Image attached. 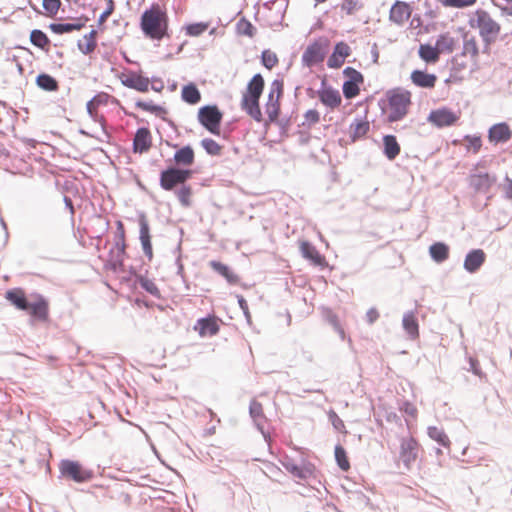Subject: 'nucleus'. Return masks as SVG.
<instances>
[{
	"label": "nucleus",
	"mask_w": 512,
	"mask_h": 512,
	"mask_svg": "<svg viewBox=\"0 0 512 512\" xmlns=\"http://www.w3.org/2000/svg\"><path fill=\"white\" fill-rule=\"evenodd\" d=\"M461 56L470 57L471 61L476 64L479 56V47L476 37L469 32L463 34V48Z\"/></svg>",
	"instance_id": "nucleus-22"
},
{
	"label": "nucleus",
	"mask_w": 512,
	"mask_h": 512,
	"mask_svg": "<svg viewBox=\"0 0 512 512\" xmlns=\"http://www.w3.org/2000/svg\"><path fill=\"white\" fill-rule=\"evenodd\" d=\"M335 459L337 461L338 466L347 471L350 468L349 461L347 459L346 451L341 445H337L335 447Z\"/></svg>",
	"instance_id": "nucleus-45"
},
{
	"label": "nucleus",
	"mask_w": 512,
	"mask_h": 512,
	"mask_svg": "<svg viewBox=\"0 0 512 512\" xmlns=\"http://www.w3.org/2000/svg\"><path fill=\"white\" fill-rule=\"evenodd\" d=\"M418 53L422 60L430 64L436 63L440 56L436 46L430 44H421Z\"/></svg>",
	"instance_id": "nucleus-36"
},
{
	"label": "nucleus",
	"mask_w": 512,
	"mask_h": 512,
	"mask_svg": "<svg viewBox=\"0 0 512 512\" xmlns=\"http://www.w3.org/2000/svg\"><path fill=\"white\" fill-rule=\"evenodd\" d=\"M458 116L447 108H441L437 110H433L430 112L428 116V121L435 125L438 128L451 126L457 120Z\"/></svg>",
	"instance_id": "nucleus-14"
},
{
	"label": "nucleus",
	"mask_w": 512,
	"mask_h": 512,
	"mask_svg": "<svg viewBox=\"0 0 512 512\" xmlns=\"http://www.w3.org/2000/svg\"><path fill=\"white\" fill-rule=\"evenodd\" d=\"M428 436L443 447H449L450 440L443 429L436 426L428 427Z\"/></svg>",
	"instance_id": "nucleus-41"
},
{
	"label": "nucleus",
	"mask_w": 512,
	"mask_h": 512,
	"mask_svg": "<svg viewBox=\"0 0 512 512\" xmlns=\"http://www.w3.org/2000/svg\"><path fill=\"white\" fill-rule=\"evenodd\" d=\"M115 248L117 251L115 253L112 252V261L114 268H116V266L123 265L126 249L125 240H115Z\"/></svg>",
	"instance_id": "nucleus-43"
},
{
	"label": "nucleus",
	"mask_w": 512,
	"mask_h": 512,
	"mask_svg": "<svg viewBox=\"0 0 512 512\" xmlns=\"http://www.w3.org/2000/svg\"><path fill=\"white\" fill-rule=\"evenodd\" d=\"M97 31L92 29L88 34H85L83 40L77 43L78 49L84 54L89 55L93 53L97 47Z\"/></svg>",
	"instance_id": "nucleus-31"
},
{
	"label": "nucleus",
	"mask_w": 512,
	"mask_h": 512,
	"mask_svg": "<svg viewBox=\"0 0 512 512\" xmlns=\"http://www.w3.org/2000/svg\"><path fill=\"white\" fill-rule=\"evenodd\" d=\"M465 147L473 150V153H478L482 146V140L480 136L466 135L464 137Z\"/></svg>",
	"instance_id": "nucleus-49"
},
{
	"label": "nucleus",
	"mask_w": 512,
	"mask_h": 512,
	"mask_svg": "<svg viewBox=\"0 0 512 512\" xmlns=\"http://www.w3.org/2000/svg\"><path fill=\"white\" fill-rule=\"evenodd\" d=\"M283 80L275 79L270 85V91L268 93L267 103L279 102L280 97L283 94Z\"/></svg>",
	"instance_id": "nucleus-42"
},
{
	"label": "nucleus",
	"mask_w": 512,
	"mask_h": 512,
	"mask_svg": "<svg viewBox=\"0 0 512 512\" xmlns=\"http://www.w3.org/2000/svg\"><path fill=\"white\" fill-rule=\"evenodd\" d=\"M333 52L345 60L348 56H350L351 48L347 43L341 41L335 45Z\"/></svg>",
	"instance_id": "nucleus-56"
},
{
	"label": "nucleus",
	"mask_w": 512,
	"mask_h": 512,
	"mask_svg": "<svg viewBox=\"0 0 512 512\" xmlns=\"http://www.w3.org/2000/svg\"><path fill=\"white\" fill-rule=\"evenodd\" d=\"M209 265L216 273L224 277L229 284L234 285L239 282V277L230 269L229 266L216 260L210 261Z\"/></svg>",
	"instance_id": "nucleus-30"
},
{
	"label": "nucleus",
	"mask_w": 512,
	"mask_h": 512,
	"mask_svg": "<svg viewBox=\"0 0 512 512\" xmlns=\"http://www.w3.org/2000/svg\"><path fill=\"white\" fill-rule=\"evenodd\" d=\"M497 177L489 173H473L469 177V185L478 193H488L496 183Z\"/></svg>",
	"instance_id": "nucleus-12"
},
{
	"label": "nucleus",
	"mask_w": 512,
	"mask_h": 512,
	"mask_svg": "<svg viewBox=\"0 0 512 512\" xmlns=\"http://www.w3.org/2000/svg\"><path fill=\"white\" fill-rule=\"evenodd\" d=\"M30 41L31 43L45 51H48V47L50 45V40L47 35L39 29H34L30 33Z\"/></svg>",
	"instance_id": "nucleus-38"
},
{
	"label": "nucleus",
	"mask_w": 512,
	"mask_h": 512,
	"mask_svg": "<svg viewBox=\"0 0 512 512\" xmlns=\"http://www.w3.org/2000/svg\"><path fill=\"white\" fill-rule=\"evenodd\" d=\"M328 418L331 421L333 427L337 431H342L345 428L344 422L342 419L337 415V413L333 410H330L328 413Z\"/></svg>",
	"instance_id": "nucleus-58"
},
{
	"label": "nucleus",
	"mask_w": 512,
	"mask_h": 512,
	"mask_svg": "<svg viewBox=\"0 0 512 512\" xmlns=\"http://www.w3.org/2000/svg\"><path fill=\"white\" fill-rule=\"evenodd\" d=\"M476 1L477 0H446V2H444V6L453 8H464L474 5Z\"/></svg>",
	"instance_id": "nucleus-57"
},
{
	"label": "nucleus",
	"mask_w": 512,
	"mask_h": 512,
	"mask_svg": "<svg viewBox=\"0 0 512 512\" xmlns=\"http://www.w3.org/2000/svg\"><path fill=\"white\" fill-rule=\"evenodd\" d=\"M5 298L22 311H29L33 319L45 322L49 317V303L43 295L34 293L29 297L21 288H13L6 292Z\"/></svg>",
	"instance_id": "nucleus-1"
},
{
	"label": "nucleus",
	"mask_w": 512,
	"mask_h": 512,
	"mask_svg": "<svg viewBox=\"0 0 512 512\" xmlns=\"http://www.w3.org/2000/svg\"><path fill=\"white\" fill-rule=\"evenodd\" d=\"M249 414L253 419L257 429L262 433L264 438L267 440L268 434L264 430V425L266 423V417L263 412L262 404L256 400H252L249 405Z\"/></svg>",
	"instance_id": "nucleus-23"
},
{
	"label": "nucleus",
	"mask_w": 512,
	"mask_h": 512,
	"mask_svg": "<svg viewBox=\"0 0 512 512\" xmlns=\"http://www.w3.org/2000/svg\"><path fill=\"white\" fill-rule=\"evenodd\" d=\"M343 75L347 78L346 82L362 84L364 82L363 75L352 67H346L343 70Z\"/></svg>",
	"instance_id": "nucleus-48"
},
{
	"label": "nucleus",
	"mask_w": 512,
	"mask_h": 512,
	"mask_svg": "<svg viewBox=\"0 0 512 512\" xmlns=\"http://www.w3.org/2000/svg\"><path fill=\"white\" fill-rule=\"evenodd\" d=\"M370 129V124L366 118L356 117L350 124L349 133L352 142L364 137Z\"/></svg>",
	"instance_id": "nucleus-26"
},
{
	"label": "nucleus",
	"mask_w": 512,
	"mask_h": 512,
	"mask_svg": "<svg viewBox=\"0 0 512 512\" xmlns=\"http://www.w3.org/2000/svg\"><path fill=\"white\" fill-rule=\"evenodd\" d=\"M139 284L142 289H144L146 292L151 294L154 297L159 298L160 297V290L158 289L157 285L154 283V281L141 277L139 279Z\"/></svg>",
	"instance_id": "nucleus-47"
},
{
	"label": "nucleus",
	"mask_w": 512,
	"mask_h": 512,
	"mask_svg": "<svg viewBox=\"0 0 512 512\" xmlns=\"http://www.w3.org/2000/svg\"><path fill=\"white\" fill-rule=\"evenodd\" d=\"M379 316V312L376 308H370L366 313V321L368 324L372 325L378 320Z\"/></svg>",
	"instance_id": "nucleus-63"
},
{
	"label": "nucleus",
	"mask_w": 512,
	"mask_h": 512,
	"mask_svg": "<svg viewBox=\"0 0 512 512\" xmlns=\"http://www.w3.org/2000/svg\"><path fill=\"white\" fill-rule=\"evenodd\" d=\"M449 246L443 242H436L429 247V254L436 263H443L449 258Z\"/></svg>",
	"instance_id": "nucleus-33"
},
{
	"label": "nucleus",
	"mask_w": 512,
	"mask_h": 512,
	"mask_svg": "<svg viewBox=\"0 0 512 512\" xmlns=\"http://www.w3.org/2000/svg\"><path fill=\"white\" fill-rule=\"evenodd\" d=\"M359 85L360 84L351 83V82H346L345 81L343 83V86H342L344 97L346 99H353V98H355L359 94V92H360Z\"/></svg>",
	"instance_id": "nucleus-51"
},
{
	"label": "nucleus",
	"mask_w": 512,
	"mask_h": 512,
	"mask_svg": "<svg viewBox=\"0 0 512 512\" xmlns=\"http://www.w3.org/2000/svg\"><path fill=\"white\" fill-rule=\"evenodd\" d=\"M341 8L343 11H346L347 14L351 15L357 9V1L356 0H343Z\"/></svg>",
	"instance_id": "nucleus-62"
},
{
	"label": "nucleus",
	"mask_w": 512,
	"mask_h": 512,
	"mask_svg": "<svg viewBox=\"0 0 512 512\" xmlns=\"http://www.w3.org/2000/svg\"><path fill=\"white\" fill-rule=\"evenodd\" d=\"M469 25L479 30V35L483 42V53L489 54L491 45L495 43L500 33V24L487 11L478 9L473 17L470 18Z\"/></svg>",
	"instance_id": "nucleus-3"
},
{
	"label": "nucleus",
	"mask_w": 512,
	"mask_h": 512,
	"mask_svg": "<svg viewBox=\"0 0 512 512\" xmlns=\"http://www.w3.org/2000/svg\"><path fill=\"white\" fill-rule=\"evenodd\" d=\"M283 467L291 473L294 477L299 479H307L313 473V468L310 465H297L292 459L286 458L282 462Z\"/></svg>",
	"instance_id": "nucleus-24"
},
{
	"label": "nucleus",
	"mask_w": 512,
	"mask_h": 512,
	"mask_svg": "<svg viewBox=\"0 0 512 512\" xmlns=\"http://www.w3.org/2000/svg\"><path fill=\"white\" fill-rule=\"evenodd\" d=\"M36 84L38 87L45 91L54 92L59 88L57 80L49 74L42 73L36 78Z\"/></svg>",
	"instance_id": "nucleus-37"
},
{
	"label": "nucleus",
	"mask_w": 512,
	"mask_h": 512,
	"mask_svg": "<svg viewBox=\"0 0 512 512\" xmlns=\"http://www.w3.org/2000/svg\"><path fill=\"white\" fill-rule=\"evenodd\" d=\"M410 98L411 94L408 91L393 93L389 97V122H397L407 115L408 107L411 103Z\"/></svg>",
	"instance_id": "nucleus-7"
},
{
	"label": "nucleus",
	"mask_w": 512,
	"mask_h": 512,
	"mask_svg": "<svg viewBox=\"0 0 512 512\" xmlns=\"http://www.w3.org/2000/svg\"><path fill=\"white\" fill-rule=\"evenodd\" d=\"M325 49L320 41H315L307 46L302 54V63L306 67H313L321 63L325 58Z\"/></svg>",
	"instance_id": "nucleus-11"
},
{
	"label": "nucleus",
	"mask_w": 512,
	"mask_h": 512,
	"mask_svg": "<svg viewBox=\"0 0 512 512\" xmlns=\"http://www.w3.org/2000/svg\"><path fill=\"white\" fill-rule=\"evenodd\" d=\"M511 137L512 132L504 122L493 125L488 131V139L493 144L506 143Z\"/></svg>",
	"instance_id": "nucleus-19"
},
{
	"label": "nucleus",
	"mask_w": 512,
	"mask_h": 512,
	"mask_svg": "<svg viewBox=\"0 0 512 512\" xmlns=\"http://www.w3.org/2000/svg\"><path fill=\"white\" fill-rule=\"evenodd\" d=\"M140 27L145 36L161 40L168 35V16L158 4H153L141 15Z\"/></svg>",
	"instance_id": "nucleus-2"
},
{
	"label": "nucleus",
	"mask_w": 512,
	"mask_h": 512,
	"mask_svg": "<svg viewBox=\"0 0 512 512\" xmlns=\"http://www.w3.org/2000/svg\"><path fill=\"white\" fill-rule=\"evenodd\" d=\"M114 8H115V6H114L113 0H107V8L99 16L98 23L99 24L104 23L107 20V18L113 13Z\"/></svg>",
	"instance_id": "nucleus-61"
},
{
	"label": "nucleus",
	"mask_w": 512,
	"mask_h": 512,
	"mask_svg": "<svg viewBox=\"0 0 512 512\" xmlns=\"http://www.w3.org/2000/svg\"><path fill=\"white\" fill-rule=\"evenodd\" d=\"M222 118L223 114L216 105L203 106L198 111L200 124L213 134L219 133Z\"/></svg>",
	"instance_id": "nucleus-8"
},
{
	"label": "nucleus",
	"mask_w": 512,
	"mask_h": 512,
	"mask_svg": "<svg viewBox=\"0 0 512 512\" xmlns=\"http://www.w3.org/2000/svg\"><path fill=\"white\" fill-rule=\"evenodd\" d=\"M140 241L145 256L151 260L153 257L150 228L145 214L139 216Z\"/></svg>",
	"instance_id": "nucleus-17"
},
{
	"label": "nucleus",
	"mask_w": 512,
	"mask_h": 512,
	"mask_svg": "<svg viewBox=\"0 0 512 512\" xmlns=\"http://www.w3.org/2000/svg\"><path fill=\"white\" fill-rule=\"evenodd\" d=\"M85 26V22L81 19H77L75 23H51L49 29L55 34L71 33L73 31H79Z\"/></svg>",
	"instance_id": "nucleus-34"
},
{
	"label": "nucleus",
	"mask_w": 512,
	"mask_h": 512,
	"mask_svg": "<svg viewBox=\"0 0 512 512\" xmlns=\"http://www.w3.org/2000/svg\"><path fill=\"white\" fill-rule=\"evenodd\" d=\"M383 153L389 160H394L400 153V145L394 135L383 137Z\"/></svg>",
	"instance_id": "nucleus-32"
},
{
	"label": "nucleus",
	"mask_w": 512,
	"mask_h": 512,
	"mask_svg": "<svg viewBox=\"0 0 512 512\" xmlns=\"http://www.w3.org/2000/svg\"><path fill=\"white\" fill-rule=\"evenodd\" d=\"M201 145L205 149V151L212 156L220 155L222 150V147L211 138H204L201 141Z\"/></svg>",
	"instance_id": "nucleus-46"
},
{
	"label": "nucleus",
	"mask_w": 512,
	"mask_h": 512,
	"mask_svg": "<svg viewBox=\"0 0 512 512\" xmlns=\"http://www.w3.org/2000/svg\"><path fill=\"white\" fill-rule=\"evenodd\" d=\"M305 121L309 125H313L319 122L320 115L319 112L315 109H310L304 114Z\"/></svg>",
	"instance_id": "nucleus-60"
},
{
	"label": "nucleus",
	"mask_w": 512,
	"mask_h": 512,
	"mask_svg": "<svg viewBox=\"0 0 512 512\" xmlns=\"http://www.w3.org/2000/svg\"><path fill=\"white\" fill-rule=\"evenodd\" d=\"M208 29L207 23H193L186 27V34L189 36H199Z\"/></svg>",
	"instance_id": "nucleus-54"
},
{
	"label": "nucleus",
	"mask_w": 512,
	"mask_h": 512,
	"mask_svg": "<svg viewBox=\"0 0 512 512\" xmlns=\"http://www.w3.org/2000/svg\"><path fill=\"white\" fill-rule=\"evenodd\" d=\"M61 6L60 0H43V8L46 10L48 15L54 16L57 14Z\"/></svg>",
	"instance_id": "nucleus-55"
},
{
	"label": "nucleus",
	"mask_w": 512,
	"mask_h": 512,
	"mask_svg": "<svg viewBox=\"0 0 512 512\" xmlns=\"http://www.w3.org/2000/svg\"><path fill=\"white\" fill-rule=\"evenodd\" d=\"M115 240H125L124 225L121 221H117V231L115 234Z\"/></svg>",
	"instance_id": "nucleus-64"
},
{
	"label": "nucleus",
	"mask_w": 512,
	"mask_h": 512,
	"mask_svg": "<svg viewBox=\"0 0 512 512\" xmlns=\"http://www.w3.org/2000/svg\"><path fill=\"white\" fill-rule=\"evenodd\" d=\"M193 175L192 170L170 166L160 173V186L166 191L177 189Z\"/></svg>",
	"instance_id": "nucleus-6"
},
{
	"label": "nucleus",
	"mask_w": 512,
	"mask_h": 512,
	"mask_svg": "<svg viewBox=\"0 0 512 512\" xmlns=\"http://www.w3.org/2000/svg\"><path fill=\"white\" fill-rule=\"evenodd\" d=\"M182 99L189 104H197L201 100V94L194 84H188L182 89Z\"/></svg>",
	"instance_id": "nucleus-39"
},
{
	"label": "nucleus",
	"mask_w": 512,
	"mask_h": 512,
	"mask_svg": "<svg viewBox=\"0 0 512 512\" xmlns=\"http://www.w3.org/2000/svg\"><path fill=\"white\" fill-rule=\"evenodd\" d=\"M236 30L239 35H244L252 38L256 34V28L252 25V23L245 19L241 18L236 24Z\"/></svg>",
	"instance_id": "nucleus-44"
},
{
	"label": "nucleus",
	"mask_w": 512,
	"mask_h": 512,
	"mask_svg": "<svg viewBox=\"0 0 512 512\" xmlns=\"http://www.w3.org/2000/svg\"><path fill=\"white\" fill-rule=\"evenodd\" d=\"M62 477L77 483L89 482L94 478V471L83 467L78 461L63 459L59 463Z\"/></svg>",
	"instance_id": "nucleus-5"
},
{
	"label": "nucleus",
	"mask_w": 512,
	"mask_h": 512,
	"mask_svg": "<svg viewBox=\"0 0 512 512\" xmlns=\"http://www.w3.org/2000/svg\"><path fill=\"white\" fill-rule=\"evenodd\" d=\"M402 325L405 332L411 339H416L419 336V325L414 311L406 312L403 315Z\"/></svg>",
	"instance_id": "nucleus-29"
},
{
	"label": "nucleus",
	"mask_w": 512,
	"mask_h": 512,
	"mask_svg": "<svg viewBox=\"0 0 512 512\" xmlns=\"http://www.w3.org/2000/svg\"><path fill=\"white\" fill-rule=\"evenodd\" d=\"M456 41L455 39L449 35V33H444L439 35L436 40L435 46L439 52L441 53H452L455 49Z\"/></svg>",
	"instance_id": "nucleus-35"
},
{
	"label": "nucleus",
	"mask_w": 512,
	"mask_h": 512,
	"mask_svg": "<svg viewBox=\"0 0 512 512\" xmlns=\"http://www.w3.org/2000/svg\"><path fill=\"white\" fill-rule=\"evenodd\" d=\"M175 195L183 207L191 206L192 188L186 183L175 189Z\"/></svg>",
	"instance_id": "nucleus-40"
},
{
	"label": "nucleus",
	"mask_w": 512,
	"mask_h": 512,
	"mask_svg": "<svg viewBox=\"0 0 512 512\" xmlns=\"http://www.w3.org/2000/svg\"><path fill=\"white\" fill-rule=\"evenodd\" d=\"M419 452V444L413 437L402 438L400 445V458L404 466L410 469L415 463Z\"/></svg>",
	"instance_id": "nucleus-10"
},
{
	"label": "nucleus",
	"mask_w": 512,
	"mask_h": 512,
	"mask_svg": "<svg viewBox=\"0 0 512 512\" xmlns=\"http://www.w3.org/2000/svg\"><path fill=\"white\" fill-rule=\"evenodd\" d=\"M152 145L151 141V133L148 128L141 127L139 128L133 139V151L135 153H145L147 152Z\"/></svg>",
	"instance_id": "nucleus-20"
},
{
	"label": "nucleus",
	"mask_w": 512,
	"mask_h": 512,
	"mask_svg": "<svg viewBox=\"0 0 512 512\" xmlns=\"http://www.w3.org/2000/svg\"><path fill=\"white\" fill-rule=\"evenodd\" d=\"M265 112L270 122H276L280 113V102L266 103Z\"/></svg>",
	"instance_id": "nucleus-53"
},
{
	"label": "nucleus",
	"mask_w": 512,
	"mask_h": 512,
	"mask_svg": "<svg viewBox=\"0 0 512 512\" xmlns=\"http://www.w3.org/2000/svg\"><path fill=\"white\" fill-rule=\"evenodd\" d=\"M344 59L338 56L335 52H333L327 61V66L329 68H340L344 64Z\"/></svg>",
	"instance_id": "nucleus-59"
},
{
	"label": "nucleus",
	"mask_w": 512,
	"mask_h": 512,
	"mask_svg": "<svg viewBox=\"0 0 512 512\" xmlns=\"http://www.w3.org/2000/svg\"><path fill=\"white\" fill-rule=\"evenodd\" d=\"M200 336H214L219 332V325L215 317H205L197 320L194 327Z\"/></svg>",
	"instance_id": "nucleus-25"
},
{
	"label": "nucleus",
	"mask_w": 512,
	"mask_h": 512,
	"mask_svg": "<svg viewBox=\"0 0 512 512\" xmlns=\"http://www.w3.org/2000/svg\"><path fill=\"white\" fill-rule=\"evenodd\" d=\"M136 107L142 109L143 111L154 113L156 115H159V114L165 112V109L163 107L155 105L152 101H149V102L137 101Z\"/></svg>",
	"instance_id": "nucleus-50"
},
{
	"label": "nucleus",
	"mask_w": 512,
	"mask_h": 512,
	"mask_svg": "<svg viewBox=\"0 0 512 512\" xmlns=\"http://www.w3.org/2000/svg\"><path fill=\"white\" fill-rule=\"evenodd\" d=\"M121 83L128 88L134 89L139 92H147L149 90L150 80L147 77L130 72L129 75H122L120 77Z\"/></svg>",
	"instance_id": "nucleus-15"
},
{
	"label": "nucleus",
	"mask_w": 512,
	"mask_h": 512,
	"mask_svg": "<svg viewBox=\"0 0 512 512\" xmlns=\"http://www.w3.org/2000/svg\"><path fill=\"white\" fill-rule=\"evenodd\" d=\"M486 260V254L482 249L469 251L464 260V269L469 273H476Z\"/></svg>",
	"instance_id": "nucleus-18"
},
{
	"label": "nucleus",
	"mask_w": 512,
	"mask_h": 512,
	"mask_svg": "<svg viewBox=\"0 0 512 512\" xmlns=\"http://www.w3.org/2000/svg\"><path fill=\"white\" fill-rule=\"evenodd\" d=\"M412 8L407 2L396 1L389 12V20L397 26H403L411 17Z\"/></svg>",
	"instance_id": "nucleus-13"
},
{
	"label": "nucleus",
	"mask_w": 512,
	"mask_h": 512,
	"mask_svg": "<svg viewBox=\"0 0 512 512\" xmlns=\"http://www.w3.org/2000/svg\"><path fill=\"white\" fill-rule=\"evenodd\" d=\"M109 95L107 93H99L87 102L86 108L90 117L100 123L104 136L108 139L110 137L106 130V120L103 115L97 113V108L100 105H105L108 101Z\"/></svg>",
	"instance_id": "nucleus-9"
},
{
	"label": "nucleus",
	"mask_w": 512,
	"mask_h": 512,
	"mask_svg": "<svg viewBox=\"0 0 512 512\" xmlns=\"http://www.w3.org/2000/svg\"><path fill=\"white\" fill-rule=\"evenodd\" d=\"M300 251L302 256L309 260L313 265L324 267L326 265L325 257L322 256L314 245L308 241H303L300 244Z\"/></svg>",
	"instance_id": "nucleus-21"
},
{
	"label": "nucleus",
	"mask_w": 512,
	"mask_h": 512,
	"mask_svg": "<svg viewBox=\"0 0 512 512\" xmlns=\"http://www.w3.org/2000/svg\"><path fill=\"white\" fill-rule=\"evenodd\" d=\"M261 60H262V64L267 69H272L278 63V58H277L276 54L271 52L270 50H265L262 52Z\"/></svg>",
	"instance_id": "nucleus-52"
},
{
	"label": "nucleus",
	"mask_w": 512,
	"mask_h": 512,
	"mask_svg": "<svg viewBox=\"0 0 512 512\" xmlns=\"http://www.w3.org/2000/svg\"><path fill=\"white\" fill-rule=\"evenodd\" d=\"M326 81H322L323 89L318 91L320 101L327 107L335 109L341 105L342 98L338 90L331 86L325 87Z\"/></svg>",
	"instance_id": "nucleus-16"
},
{
	"label": "nucleus",
	"mask_w": 512,
	"mask_h": 512,
	"mask_svg": "<svg viewBox=\"0 0 512 512\" xmlns=\"http://www.w3.org/2000/svg\"><path fill=\"white\" fill-rule=\"evenodd\" d=\"M195 154L191 146L187 145L178 149L174 154L176 167L191 166L194 163Z\"/></svg>",
	"instance_id": "nucleus-28"
},
{
	"label": "nucleus",
	"mask_w": 512,
	"mask_h": 512,
	"mask_svg": "<svg viewBox=\"0 0 512 512\" xmlns=\"http://www.w3.org/2000/svg\"><path fill=\"white\" fill-rule=\"evenodd\" d=\"M264 78L261 74H255L248 82L246 91L243 93L241 108L255 121H262V113L259 106V99L264 89Z\"/></svg>",
	"instance_id": "nucleus-4"
},
{
	"label": "nucleus",
	"mask_w": 512,
	"mask_h": 512,
	"mask_svg": "<svg viewBox=\"0 0 512 512\" xmlns=\"http://www.w3.org/2000/svg\"><path fill=\"white\" fill-rule=\"evenodd\" d=\"M411 80L418 87L430 89L435 87L437 76L425 71L414 70L411 73Z\"/></svg>",
	"instance_id": "nucleus-27"
}]
</instances>
